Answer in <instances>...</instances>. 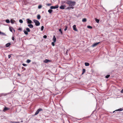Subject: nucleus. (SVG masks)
I'll return each instance as SVG.
<instances>
[{
  "label": "nucleus",
  "mask_w": 123,
  "mask_h": 123,
  "mask_svg": "<svg viewBox=\"0 0 123 123\" xmlns=\"http://www.w3.org/2000/svg\"><path fill=\"white\" fill-rule=\"evenodd\" d=\"M76 2L74 1H69L68 0V1L67 2L66 4H68L69 5V6L71 7L70 8H74L73 6L76 4Z\"/></svg>",
  "instance_id": "obj_1"
},
{
  "label": "nucleus",
  "mask_w": 123,
  "mask_h": 123,
  "mask_svg": "<svg viewBox=\"0 0 123 123\" xmlns=\"http://www.w3.org/2000/svg\"><path fill=\"white\" fill-rule=\"evenodd\" d=\"M33 21L35 23V25L36 26H38L40 25V23L38 20L34 19L33 20Z\"/></svg>",
  "instance_id": "obj_2"
},
{
  "label": "nucleus",
  "mask_w": 123,
  "mask_h": 123,
  "mask_svg": "<svg viewBox=\"0 0 123 123\" xmlns=\"http://www.w3.org/2000/svg\"><path fill=\"white\" fill-rule=\"evenodd\" d=\"M43 110V109L41 108H40L38 109L36 111L35 114H34V115H36L39 112Z\"/></svg>",
  "instance_id": "obj_3"
},
{
  "label": "nucleus",
  "mask_w": 123,
  "mask_h": 123,
  "mask_svg": "<svg viewBox=\"0 0 123 123\" xmlns=\"http://www.w3.org/2000/svg\"><path fill=\"white\" fill-rule=\"evenodd\" d=\"M58 7V5H56L55 6H51L50 7V8L51 9H55L57 8Z\"/></svg>",
  "instance_id": "obj_4"
},
{
  "label": "nucleus",
  "mask_w": 123,
  "mask_h": 123,
  "mask_svg": "<svg viewBox=\"0 0 123 123\" xmlns=\"http://www.w3.org/2000/svg\"><path fill=\"white\" fill-rule=\"evenodd\" d=\"M73 29L74 30L76 31H77L78 30L77 29H76V26L75 25H74L73 26Z\"/></svg>",
  "instance_id": "obj_5"
},
{
  "label": "nucleus",
  "mask_w": 123,
  "mask_h": 123,
  "mask_svg": "<svg viewBox=\"0 0 123 123\" xmlns=\"http://www.w3.org/2000/svg\"><path fill=\"white\" fill-rule=\"evenodd\" d=\"M9 108L7 107H5L4 108V109L3 111L4 112H5L7 110H9Z\"/></svg>",
  "instance_id": "obj_6"
},
{
  "label": "nucleus",
  "mask_w": 123,
  "mask_h": 123,
  "mask_svg": "<svg viewBox=\"0 0 123 123\" xmlns=\"http://www.w3.org/2000/svg\"><path fill=\"white\" fill-rule=\"evenodd\" d=\"M65 7L66 6L65 5H61L60 6V8L61 9H64Z\"/></svg>",
  "instance_id": "obj_7"
},
{
  "label": "nucleus",
  "mask_w": 123,
  "mask_h": 123,
  "mask_svg": "<svg viewBox=\"0 0 123 123\" xmlns=\"http://www.w3.org/2000/svg\"><path fill=\"white\" fill-rule=\"evenodd\" d=\"M27 22L28 24H31L32 23V21L30 20L29 19H27Z\"/></svg>",
  "instance_id": "obj_8"
},
{
  "label": "nucleus",
  "mask_w": 123,
  "mask_h": 123,
  "mask_svg": "<svg viewBox=\"0 0 123 123\" xmlns=\"http://www.w3.org/2000/svg\"><path fill=\"white\" fill-rule=\"evenodd\" d=\"M100 43V42H98L97 43H94L92 45V47H94L95 46H96L97 45L99 44Z\"/></svg>",
  "instance_id": "obj_9"
},
{
  "label": "nucleus",
  "mask_w": 123,
  "mask_h": 123,
  "mask_svg": "<svg viewBox=\"0 0 123 123\" xmlns=\"http://www.w3.org/2000/svg\"><path fill=\"white\" fill-rule=\"evenodd\" d=\"M53 42H55L56 41V38L55 37V36H53Z\"/></svg>",
  "instance_id": "obj_10"
},
{
  "label": "nucleus",
  "mask_w": 123,
  "mask_h": 123,
  "mask_svg": "<svg viewBox=\"0 0 123 123\" xmlns=\"http://www.w3.org/2000/svg\"><path fill=\"white\" fill-rule=\"evenodd\" d=\"M9 30H10V31L11 32H12V29H13L14 31L15 32V30H14L13 28L12 27H9Z\"/></svg>",
  "instance_id": "obj_11"
},
{
  "label": "nucleus",
  "mask_w": 123,
  "mask_h": 123,
  "mask_svg": "<svg viewBox=\"0 0 123 123\" xmlns=\"http://www.w3.org/2000/svg\"><path fill=\"white\" fill-rule=\"evenodd\" d=\"M28 26L30 28H32L33 27V25L32 24H30L29 25H28Z\"/></svg>",
  "instance_id": "obj_12"
},
{
  "label": "nucleus",
  "mask_w": 123,
  "mask_h": 123,
  "mask_svg": "<svg viewBox=\"0 0 123 123\" xmlns=\"http://www.w3.org/2000/svg\"><path fill=\"white\" fill-rule=\"evenodd\" d=\"M123 109L122 108H121L120 109H118V110H116V111H113V113L115 111H123Z\"/></svg>",
  "instance_id": "obj_13"
},
{
  "label": "nucleus",
  "mask_w": 123,
  "mask_h": 123,
  "mask_svg": "<svg viewBox=\"0 0 123 123\" xmlns=\"http://www.w3.org/2000/svg\"><path fill=\"white\" fill-rule=\"evenodd\" d=\"M16 21L15 20L12 19H11L10 21V22L12 24H13Z\"/></svg>",
  "instance_id": "obj_14"
},
{
  "label": "nucleus",
  "mask_w": 123,
  "mask_h": 123,
  "mask_svg": "<svg viewBox=\"0 0 123 123\" xmlns=\"http://www.w3.org/2000/svg\"><path fill=\"white\" fill-rule=\"evenodd\" d=\"M11 44L10 43H8L6 44V47H9L10 45Z\"/></svg>",
  "instance_id": "obj_15"
},
{
  "label": "nucleus",
  "mask_w": 123,
  "mask_h": 123,
  "mask_svg": "<svg viewBox=\"0 0 123 123\" xmlns=\"http://www.w3.org/2000/svg\"><path fill=\"white\" fill-rule=\"evenodd\" d=\"M24 32L25 34L26 35L28 34V32L26 30H24Z\"/></svg>",
  "instance_id": "obj_16"
},
{
  "label": "nucleus",
  "mask_w": 123,
  "mask_h": 123,
  "mask_svg": "<svg viewBox=\"0 0 123 123\" xmlns=\"http://www.w3.org/2000/svg\"><path fill=\"white\" fill-rule=\"evenodd\" d=\"M50 61L48 59H45L43 61V62H44L45 63H47L49 61Z\"/></svg>",
  "instance_id": "obj_17"
},
{
  "label": "nucleus",
  "mask_w": 123,
  "mask_h": 123,
  "mask_svg": "<svg viewBox=\"0 0 123 123\" xmlns=\"http://www.w3.org/2000/svg\"><path fill=\"white\" fill-rule=\"evenodd\" d=\"M85 66H88L89 65V64L88 62H85Z\"/></svg>",
  "instance_id": "obj_18"
},
{
  "label": "nucleus",
  "mask_w": 123,
  "mask_h": 123,
  "mask_svg": "<svg viewBox=\"0 0 123 123\" xmlns=\"http://www.w3.org/2000/svg\"><path fill=\"white\" fill-rule=\"evenodd\" d=\"M37 18L38 19H39L40 18L41 16L40 15H38L37 16Z\"/></svg>",
  "instance_id": "obj_19"
},
{
  "label": "nucleus",
  "mask_w": 123,
  "mask_h": 123,
  "mask_svg": "<svg viewBox=\"0 0 123 123\" xmlns=\"http://www.w3.org/2000/svg\"><path fill=\"white\" fill-rule=\"evenodd\" d=\"M52 11L53 10H52L51 9H49L48 10V12L50 13H51Z\"/></svg>",
  "instance_id": "obj_20"
},
{
  "label": "nucleus",
  "mask_w": 123,
  "mask_h": 123,
  "mask_svg": "<svg viewBox=\"0 0 123 123\" xmlns=\"http://www.w3.org/2000/svg\"><path fill=\"white\" fill-rule=\"evenodd\" d=\"M82 71H83V72L82 74H83L84 73H85V71H86L85 69L84 68L83 69Z\"/></svg>",
  "instance_id": "obj_21"
},
{
  "label": "nucleus",
  "mask_w": 123,
  "mask_h": 123,
  "mask_svg": "<svg viewBox=\"0 0 123 123\" xmlns=\"http://www.w3.org/2000/svg\"><path fill=\"white\" fill-rule=\"evenodd\" d=\"M86 18H84L82 20V21L83 22H86Z\"/></svg>",
  "instance_id": "obj_22"
},
{
  "label": "nucleus",
  "mask_w": 123,
  "mask_h": 123,
  "mask_svg": "<svg viewBox=\"0 0 123 123\" xmlns=\"http://www.w3.org/2000/svg\"><path fill=\"white\" fill-rule=\"evenodd\" d=\"M26 31L28 32H29L30 31V30L29 28H26Z\"/></svg>",
  "instance_id": "obj_23"
},
{
  "label": "nucleus",
  "mask_w": 123,
  "mask_h": 123,
  "mask_svg": "<svg viewBox=\"0 0 123 123\" xmlns=\"http://www.w3.org/2000/svg\"><path fill=\"white\" fill-rule=\"evenodd\" d=\"M95 20L98 23H99V19H95Z\"/></svg>",
  "instance_id": "obj_24"
},
{
  "label": "nucleus",
  "mask_w": 123,
  "mask_h": 123,
  "mask_svg": "<svg viewBox=\"0 0 123 123\" xmlns=\"http://www.w3.org/2000/svg\"><path fill=\"white\" fill-rule=\"evenodd\" d=\"M31 62V60H29V59H28V60H27L26 61V62L28 63H30Z\"/></svg>",
  "instance_id": "obj_25"
},
{
  "label": "nucleus",
  "mask_w": 123,
  "mask_h": 123,
  "mask_svg": "<svg viewBox=\"0 0 123 123\" xmlns=\"http://www.w3.org/2000/svg\"><path fill=\"white\" fill-rule=\"evenodd\" d=\"M87 28H90V29H91L92 28V27L91 26H89V25L87 26Z\"/></svg>",
  "instance_id": "obj_26"
},
{
  "label": "nucleus",
  "mask_w": 123,
  "mask_h": 123,
  "mask_svg": "<svg viewBox=\"0 0 123 123\" xmlns=\"http://www.w3.org/2000/svg\"><path fill=\"white\" fill-rule=\"evenodd\" d=\"M6 22L7 23H9L10 22V21L9 19H6Z\"/></svg>",
  "instance_id": "obj_27"
},
{
  "label": "nucleus",
  "mask_w": 123,
  "mask_h": 123,
  "mask_svg": "<svg viewBox=\"0 0 123 123\" xmlns=\"http://www.w3.org/2000/svg\"><path fill=\"white\" fill-rule=\"evenodd\" d=\"M1 35H4L5 36H6V35L5 34V33L3 32H1Z\"/></svg>",
  "instance_id": "obj_28"
},
{
  "label": "nucleus",
  "mask_w": 123,
  "mask_h": 123,
  "mask_svg": "<svg viewBox=\"0 0 123 123\" xmlns=\"http://www.w3.org/2000/svg\"><path fill=\"white\" fill-rule=\"evenodd\" d=\"M68 27L67 26H66L65 27V28L64 29V31H66Z\"/></svg>",
  "instance_id": "obj_29"
},
{
  "label": "nucleus",
  "mask_w": 123,
  "mask_h": 123,
  "mask_svg": "<svg viewBox=\"0 0 123 123\" xmlns=\"http://www.w3.org/2000/svg\"><path fill=\"white\" fill-rule=\"evenodd\" d=\"M110 76V75H108L105 76V78H108Z\"/></svg>",
  "instance_id": "obj_30"
},
{
  "label": "nucleus",
  "mask_w": 123,
  "mask_h": 123,
  "mask_svg": "<svg viewBox=\"0 0 123 123\" xmlns=\"http://www.w3.org/2000/svg\"><path fill=\"white\" fill-rule=\"evenodd\" d=\"M19 22L20 23H23V21L22 19H20L19 20Z\"/></svg>",
  "instance_id": "obj_31"
},
{
  "label": "nucleus",
  "mask_w": 123,
  "mask_h": 123,
  "mask_svg": "<svg viewBox=\"0 0 123 123\" xmlns=\"http://www.w3.org/2000/svg\"><path fill=\"white\" fill-rule=\"evenodd\" d=\"M44 28V26H41V31H43V29Z\"/></svg>",
  "instance_id": "obj_32"
},
{
  "label": "nucleus",
  "mask_w": 123,
  "mask_h": 123,
  "mask_svg": "<svg viewBox=\"0 0 123 123\" xmlns=\"http://www.w3.org/2000/svg\"><path fill=\"white\" fill-rule=\"evenodd\" d=\"M42 6L41 5H40L38 6V8L39 9H40L42 7Z\"/></svg>",
  "instance_id": "obj_33"
},
{
  "label": "nucleus",
  "mask_w": 123,
  "mask_h": 123,
  "mask_svg": "<svg viewBox=\"0 0 123 123\" xmlns=\"http://www.w3.org/2000/svg\"><path fill=\"white\" fill-rule=\"evenodd\" d=\"M59 31L60 32V33L61 34H62V30L61 29H60L59 30Z\"/></svg>",
  "instance_id": "obj_34"
},
{
  "label": "nucleus",
  "mask_w": 123,
  "mask_h": 123,
  "mask_svg": "<svg viewBox=\"0 0 123 123\" xmlns=\"http://www.w3.org/2000/svg\"><path fill=\"white\" fill-rule=\"evenodd\" d=\"M55 42H52V45L53 46H55Z\"/></svg>",
  "instance_id": "obj_35"
},
{
  "label": "nucleus",
  "mask_w": 123,
  "mask_h": 123,
  "mask_svg": "<svg viewBox=\"0 0 123 123\" xmlns=\"http://www.w3.org/2000/svg\"><path fill=\"white\" fill-rule=\"evenodd\" d=\"M46 5L48 6H49L51 5V4L50 3H48L47 4H46Z\"/></svg>",
  "instance_id": "obj_36"
},
{
  "label": "nucleus",
  "mask_w": 123,
  "mask_h": 123,
  "mask_svg": "<svg viewBox=\"0 0 123 123\" xmlns=\"http://www.w3.org/2000/svg\"><path fill=\"white\" fill-rule=\"evenodd\" d=\"M43 37L44 38H46L47 37V36L46 35H44L43 36Z\"/></svg>",
  "instance_id": "obj_37"
},
{
  "label": "nucleus",
  "mask_w": 123,
  "mask_h": 123,
  "mask_svg": "<svg viewBox=\"0 0 123 123\" xmlns=\"http://www.w3.org/2000/svg\"><path fill=\"white\" fill-rule=\"evenodd\" d=\"M22 64L24 66H27V65L25 63H23V64Z\"/></svg>",
  "instance_id": "obj_38"
},
{
  "label": "nucleus",
  "mask_w": 123,
  "mask_h": 123,
  "mask_svg": "<svg viewBox=\"0 0 123 123\" xmlns=\"http://www.w3.org/2000/svg\"><path fill=\"white\" fill-rule=\"evenodd\" d=\"M8 58L9 59L11 57V55H8Z\"/></svg>",
  "instance_id": "obj_39"
},
{
  "label": "nucleus",
  "mask_w": 123,
  "mask_h": 123,
  "mask_svg": "<svg viewBox=\"0 0 123 123\" xmlns=\"http://www.w3.org/2000/svg\"><path fill=\"white\" fill-rule=\"evenodd\" d=\"M18 30L21 31L22 30V29L21 28H19L18 29Z\"/></svg>",
  "instance_id": "obj_40"
},
{
  "label": "nucleus",
  "mask_w": 123,
  "mask_h": 123,
  "mask_svg": "<svg viewBox=\"0 0 123 123\" xmlns=\"http://www.w3.org/2000/svg\"><path fill=\"white\" fill-rule=\"evenodd\" d=\"M68 1V0L66 1H64L63 2V3H65L66 4L67 2Z\"/></svg>",
  "instance_id": "obj_41"
},
{
  "label": "nucleus",
  "mask_w": 123,
  "mask_h": 123,
  "mask_svg": "<svg viewBox=\"0 0 123 123\" xmlns=\"http://www.w3.org/2000/svg\"><path fill=\"white\" fill-rule=\"evenodd\" d=\"M22 69H24V70H26L25 68L24 67H22Z\"/></svg>",
  "instance_id": "obj_42"
},
{
  "label": "nucleus",
  "mask_w": 123,
  "mask_h": 123,
  "mask_svg": "<svg viewBox=\"0 0 123 123\" xmlns=\"http://www.w3.org/2000/svg\"><path fill=\"white\" fill-rule=\"evenodd\" d=\"M68 50H67V51H66V55H68Z\"/></svg>",
  "instance_id": "obj_43"
},
{
  "label": "nucleus",
  "mask_w": 123,
  "mask_h": 123,
  "mask_svg": "<svg viewBox=\"0 0 123 123\" xmlns=\"http://www.w3.org/2000/svg\"><path fill=\"white\" fill-rule=\"evenodd\" d=\"M12 39L13 40H14V38L13 37H12Z\"/></svg>",
  "instance_id": "obj_44"
},
{
  "label": "nucleus",
  "mask_w": 123,
  "mask_h": 123,
  "mask_svg": "<svg viewBox=\"0 0 123 123\" xmlns=\"http://www.w3.org/2000/svg\"><path fill=\"white\" fill-rule=\"evenodd\" d=\"M121 93H123V89L121 91Z\"/></svg>",
  "instance_id": "obj_45"
},
{
  "label": "nucleus",
  "mask_w": 123,
  "mask_h": 123,
  "mask_svg": "<svg viewBox=\"0 0 123 123\" xmlns=\"http://www.w3.org/2000/svg\"><path fill=\"white\" fill-rule=\"evenodd\" d=\"M2 94V96H5L6 95L5 94H3V93Z\"/></svg>",
  "instance_id": "obj_46"
},
{
  "label": "nucleus",
  "mask_w": 123,
  "mask_h": 123,
  "mask_svg": "<svg viewBox=\"0 0 123 123\" xmlns=\"http://www.w3.org/2000/svg\"><path fill=\"white\" fill-rule=\"evenodd\" d=\"M71 8V7H67V8L68 9L71 8Z\"/></svg>",
  "instance_id": "obj_47"
},
{
  "label": "nucleus",
  "mask_w": 123,
  "mask_h": 123,
  "mask_svg": "<svg viewBox=\"0 0 123 123\" xmlns=\"http://www.w3.org/2000/svg\"><path fill=\"white\" fill-rule=\"evenodd\" d=\"M1 32L0 31V34L1 35Z\"/></svg>",
  "instance_id": "obj_48"
}]
</instances>
